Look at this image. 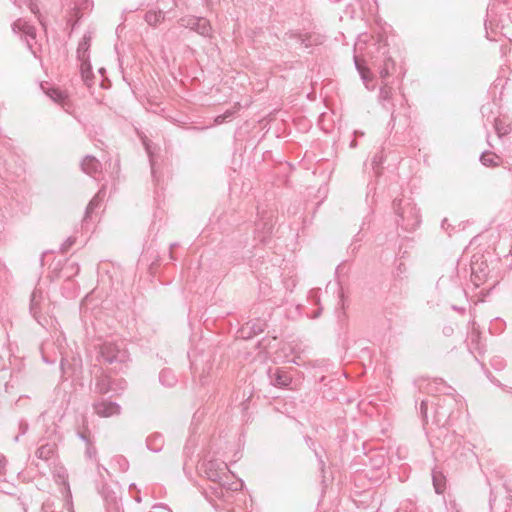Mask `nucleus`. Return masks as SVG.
Masks as SVG:
<instances>
[{"instance_id":"423d86ee","label":"nucleus","mask_w":512,"mask_h":512,"mask_svg":"<svg viewBox=\"0 0 512 512\" xmlns=\"http://www.w3.org/2000/svg\"><path fill=\"white\" fill-rule=\"evenodd\" d=\"M95 413L101 417H110L118 415L121 411L120 406L115 402L101 401L94 404Z\"/></svg>"},{"instance_id":"ddd939ff","label":"nucleus","mask_w":512,"mask_h":512,"mask_svg":"<svg viewBox=\"0 0 512 512\" xmlns=\"http://www.w3.org/2000/svg\"><path fill=\"white\" fill-rule=\"evenodd\" d=\"M165 19V14L161 10H149L145 13L144 20L150 26H157L159 23L163 22Z\"/></svg>"},{"instance_id":"f257e3e1","label":"nucleus","mask_w":512,"mask_h":512,"mask_svg":"<svg viewBox=\"0 0 512 512\" xmlns=\"http://www.w3.org/2000/svg\"><path fill=\"white\" fill-rule=\"evenodd\" d=\"M203 473L205 476L215 484L211 486L209 491H206V496L211 493L217 498L224 496V490L228 492L227 479L229 478V469L225 462L219 460H209L203 463Z\"/></svg>"},{"instance_id":"f3484780","label":"nucleus","mask_w":512,"mask_h":512,"mask_svg":"<svg viewBox=\"0 0 512 512\" xmlns=\"http://www.w3.org/2000/svg\"><path fill=\"white\" fill-rule=\"evenodd\" d=\"M500 157L493 152L485 151L480 156L481 163L486 167H496L499 165Z\"/></svg>"},{"instance_id":"dca6fc26","label":"nucleus","mask_w":512,"mask_h":512,"mask_svg":"<svg viewBox=\"0 0 512 512\" xmlns=\"http://www.w3.org/2000/svg\"><path fill=\"white\" fill-rule=\"evenodd\" d=\"M301 43L306 47L320 45L323 43V36L317 33L304 34L300 36Z\"/></svg>"},{"instance_id":"58836bf2","label":"nucleus","mask_w":512,"mask_h":512,"mask_svg":"<svg viewBox=\"0 0 512 512\" xmlns=\"http://www.w3.org/2000/svg\"><path fill=\"white\" fill-rule=\"evenodd\" d=\"M67 244L71 245L73 244V241H67Z\"/></svg>"},{"instance_id":"ea45409f","label":"nucleus","mask_w":512,"mask_h":512,"mask_svg":"<svg viewBox=\"0 0 512 512\" xmlns=\"http://www.w3.org/2000/svg\"><path fill=\"white\" fill-rule=\"evenodd\" d=\"M67 244L71 245L73 244V241H67Z\"/></svg>"},{"instance_id":"e433bc0d","label":"nucleus","mask_w":512,"mask_h":512,"mask_svg":"<svg viewBox=\"0 0 512 512\" xmlns=\"http://www.w3.org/2000/svg\"><path fill=\"white\" fill-rule=\"evenodd\" d=\"M154 508H163L162 505H154ZM164 509H167L166 507H164Z\"/></svg>"},{"instance_id":"7ed1b4c3","label":"nucleus","mask_w":512,"mask_h":512,"mask_svg":"<svg viewBox=\"0 0 512 512\" xmlns=\"http://www.w3.org/2000/svg\"><path fill=\"white\" fill-rule=\"evenodd\" d=\"M100 357L108 364L118 363L120 365L126 363L129 359L125 347L113 342H105L101 345Z\"/></svg>"},{"instance_id":"a878e982","label":"nucleus","mask_w":512,"mask_h":512,"mask_svg":"<svg viewBox=\"0 0 512 512\" xmlns=\"http://www.w3.org/2000/svg\"><path fill=\"white\" fill-rule=\"evenodd\" d=\"M58 477L62 479V482L63 484L65 485L66 487V490H67V493H68V496L71 497V494H70V489H69V485L67 483V475H66V472L65 470H62L61 472L58 473Z\"/></svg>"},{"instance_id":"393cba45","label":"nucleus","mask_w":512,"mask_h":512,"mask_svg":"<svg viewBox=\"0 0 512 512\" xmlns=\"http://www.w3.org/2000/svg\"><path fill=\"white\" fill-rule=\"evenodd\" d=\"M118 464H119V468L122 472L126 471L128 469V462L125 458H123L122 456H118L116 458Z\"/></svg>"},{"instance_id":"f8f14e48","label":"nucleus","mask_w":512,"mask_h":512,"mask_svg":"<svg viewBox=\"0 0 512 512\" xmlns=\"http://www.w3.org/2000/svg\"><path fill=\"white\" fill-rule=\"evenodd\" d=\"M82 170L89 175H95L101 169L100 162L93 156H86L81 163Z\"/></svg>"},{"instance_id":"9d476101","label":"nucleus","mask_w":512,"mask_h":512,"mask_svg":"<svg viewBox=\"0 0 512 512\" xmlns=\"http://www.w3.org/2000/svg\"><path fill=\"white\" fill-rule=\"evenodd\" d=\"M56 444L54 443H45L42 444L40 447L37 448L35 452V456L38 459L48 461L52 459L56 454Z\"/></svg>"},{"instance_id":"f03ea898","label":"nucleus","mask_w":512,"mask_h":512,"mask_svg":"<svg viewBox=\"0 0 512 512\" xmlns=\"http://www.w3.org/2000/svg\"><path fill=\"white\" fill-rule=\"evenodd\" d=\"M398 217L397 224L406 231L416 229L420 223V215L416 206L409 199H399L393 202Z\"/></svg>"},{"instance_id":"a211bd4d","label":"nucleus","mask_w":512,"mask_h":512,"mask_svg":"<svg viewBox=\"0 0 512 512\" xmlns=\"http://www.w3.org/2000/svg\"><path fill=\"white\" fill-rule=\"evenodd\" d=\"M81 62V65H80V70H81V75H82V78L85 82V84L90 87L92 85V69H91V65L89 63V60H80Z\"/></svg>"},{"instance_id":"2f4dec72","label":"nucleus","mask_w":512,"mask_h":512,"mask_svg":"<svg viewBox=\"0 0 512 512\" xmlns=\"http://www.w3.org/2000/svg\"><path fill=\"white\" fill-rule=\"evenodd\" d=\"M292 362H293L294 364L299 365V364H300V357H299V356L294 357V358L292 359Z\"/></svg>"},{"instance_id":"1a4fd4ad","label":"nucleus","mask_w":512,"mask_h":512,"mask_svg":"<svg viewBox=\"0 0 512 512\" xmlns=\"http://www.w3.org/2000/svg\"><path fill=\"white\" fill-rule=\"evenodd\" d=\"M43 301L42 291L35 289L31 294L30 299V313L39 322L40 317V304Z\"/></svg>"},{"instance_id":"6ab92c4d","label":"nucleus","mask_w":512,"mask_h":512,"mask_svg":"<svg viewBox=\"0 0 512 512\" xmlns=\"http://www.w3.org/2000/svg\"><path fill=\"white\" fill-rule=\"evenodd\" d=\"M354 62H355V66H356L362 80L364 81L366 87H368V82L371 80L370 70L360 63V60L357 56L354 57Z\"/></svg>"},{"instance_id":"aec40b11","label":"nucleus","mask_w":512,"mask_h":512,"mask_svg":"<svg viewBox=\"0 0 512 512\" xmlns=\"http://www.w3.org/2000/svg\"><path fill=\"white\" fill-rule=\"evenodd\" d=\"M101 193L102 191H99L92 199L91 201L89 202L87 208H86V212H85V217H84V221H87L90 217H91V214L93 213L94 209L97 208L102 200V197H101Z\"/></svg>"},{"instance_id":"2eb2a0df","label":"nucleus","mask_w":512,"mask_h":512,"mask_svg":"<svg viewBox=\"0 0 512 512\" xmlns=\"http://www.w3.org/2000/svg\"><path fill=\"white\" fill-rule=\"evenodd\" d=\"M432 481L435 492L442 494L446 488V478L441 471L433 470Z\"/></svg>"},{"instance_id":"c9c22d12","label":"nucleus","mask_w":512,"mask_h":512,"mask_svg":"<svg viewBox=\"0 0 512 512\" xmlns=\"http://www.w3.org/2000/svg\"><path fill=\"white\" fill-rule=\"evenodd\" d=\"M27 427H28V426H27V424H25V425L22 427V434H24V433L26 432Z\"/></svg>"},{"instance_id":"0eeeda50","label":"nucleus","mask_w":512,"mask_h":512,"mask_svg":"<svg viewBox=\"0 0 512 512\" xmlns=\"http://www.w3.org/2000/svg\"><path fill=\"white\" fill-rule=\"evenodd\" d=\"M125 384H126L125 381H121L119 388H116L111 383L110 378L108 376L104 375L97 379L96 390L100 394H106L110 391L117 392L118 390L124 389Z\"/></svg>"},{"instance_id":"c756f323","label":"nucleus","mask_w":512,"mask_h":512,"mask_svg":"<svg viewBox=\"0 0 512 512\" xmlns=\"http://www.w3.org/2000/svg\"><path fill=\"white\" fill-rule=\"evenodd\" d=\"M225 121H226V119L224 118L223 114L216 116L214 119V123L216 125H220V124L224 123Z\"/></svg>"},{"instance_id":"412c9836","label":"nucleus","mask_w":512,"mask_h":512,"mask_svg":"<svg viewBox=\"0 0 512 512\" xmlns=\"http://www.w3.org/2000/svg\"><path fill=\"white\" fill-rule=\"evenodd\" d=\"M394 68V62L391 58H387L384 60L383 66L380 68L379 74L380 77L384 80L389 77L391 69Z\"/></svg>"},{"instance_id":"4468645a","label":"nucleus","mask_w":512,"mask_h":512,"mask_svg":"<svg viewBox=\"0 0 512 512\" xmlns=\"http://www.w3.org/2000/svg\"><path fill=\"white\" fill-rule=\"evenodd\" d=\"M91 45V37L89 35H84L83 39L78 45L77 48V57L80 60H89V48Z\"/></svg>"},{"instance_id":"20e7f679","label":"nucleus","mask_w":512,"mask_h":512,"mask_svg":"<svg viewBox=\"0 0 512 512\" xmlns=\"http://www.w3.org/2000/svg\"><path fill=\"white\" fill-rule=\"evenodd\" d=\"M178 22L182 27L189 28L203 37H212V26L203 17L187 15L181 17Z\"/></svg>"},{"instance_id":"b1692460","label":"nucleus","mask_w":512,"mask_h":512,"mask_svg":"<svg viewBox=\"0 0 512 512\" xmlns=\"http://www.w3.org/2000/svg\"><path fill=\"white\" fill-rule=\"evenodd\" d=\"M241 108V104L239 102L235 103L231 109L226 110L223 115L224 118L230 119L232 118Z\"/></svg>"},{"instance_id":"39448f33","label":"nucleus","mask_w":512,"mask_h":512,"mask_svg":"<svg viewBox=\"0 0 512 512\" xmlns=\"http://www.w3.org/2000/svg\"><path fill=\"white\" fill-rule=\"evenodd\" d=\"M12 29L14 32H21L26 37L27 45L30 49H32V44L30 42V39H35L36 31L35 28L30 25L26 20L24 19H18L16 20L13 25Z\"/></svg>"},{"instance_id":"9b49d317","label":"nucleus","mask_w":512,"mask_h":512,"mask_svg":"<svg viewBox=\"0 0 512 512\" xmlns=\"http://www.w3.org/2000/svg\"><path fill=\"white\" fill-rule=\"evenodd\" d=\"M292 381L291 376L284 370L277 368L271 375V382L277 387H287Z\"/></svg>"},{"instance_id":"f704fd0d","label":"nucleus","mask_w":512,"mask_h":512,"mask_svg":"<svg viewBox=\"0 0 512 512\" xmlns=\"http://www.w3.org/2000/svg\"><path fill=\"white\" fill-rule=\"evenodd\" d=\"M173 382H174V378H173V377L171 378V380H169V378H166V382H165V383H166L167 385H172V384H173Z\"/></svg>"},{"instance_id":"5701e85b","label":"nucleus","mask_w":512,"mask_h":512,"mask_svg":"<svg viewBox=\"0 0 512 512\" xmlns=\"http://www.w3.org/2000/svg\"><path fill=\"white\" fill-rule=\"evenodd\" d=\"M495 130L499 137H502L509 133L510 129L508 126H503L500 120L495 121Z\"/></svg>"},{"instance_id":"c85d7f7f","label":"nucleus","mask_w":512,"mask_h":512,"mask_svg":"<svg viewBox=\"0 0 512 512\" xmlns=\"http://www.w3.org/2000/svg\"><path fill=\"white\" fill-rule=\"evenodd\" d=\"M86 454L89 458H93L96 456V448L92 446L91 444L88 445Z\"/></svg>"},{"instance_id":"6e6552de","label":"nucleus","mask_w":512,"mask_h":512,"mask_svg":"<svg viewBox=\"0 0 512 512\" xmlns=\"http://www.w3.org/2000/svg\"><path fill=\"white\" fill-rule=\"evenodd\" d=\"M46 94L56 103L60 104L62 108L66 111L71 107L68 96L65 92L61 91L58 88H49L46 91Z\"/></svg>"},{"instance_id":"72a5a7b5","label":"nucleus","mask_w":512,"mask_h":512,"mask_svg":"<svg viewBox=\"0 0 512 512\" xmlns=\"http://www.w3.org/2000/svg\"><path fill=\"white\" fill-rule=\"evenodd\" d=\"M66 509H67L68 511H71V510H72V503H71L69 500H67Z\"/></svg>"},{"instance_id":"4be33fe9","label":"nucleus","mask_w":512,"mask_h":512,"mask_svg":"<svg viewBox=\"0 0 512 512\" xmlns=\"http://www.w3.org/2000/svg\"><path fill=\"white\" fill-rule=\"evenodd\" d=\"M391 95H392V88L387 86V85H383L381 88H380V93H379V98L383 101H386V100H389L391 98Z\"/></svg>"},{"instance_id":"7c9ffc66","label":"nucleus","mask_w":512,"mask_h":512,"mask_svg":"<svg viewBox=\"0 0 512 512\" xmlns=\"http://www.w3.org/2000/svg\"><path fill=\"white\" fill-rule=\"evenodd\" d=\"M167 375H168V372H166V371L161 372V374H160V380H161L163 383H165V382H166V376H167Z\"/></svg>"},{"instance_id":"473e14b6","label":"nucleus","mask_w":512,"mask_h":512,"mask_svg":"<svg viewBox=\"0 0 512 512\" xmlns=\"http://www.w3.org/2000/svg\"><path fill=\"white\" fill-rule=\"evenodd\" d=\"M426 410H427L426 403H425V402H422V403H421V411H422V413H426Z\"/></svg>"},{"instance_id":"cd10ccee","label":"nucleus","mask_w":512,"mask_h":512,"mask_svg":"<svg viewBox=\"0 0 512 512\" xmlns=\"http://www.w3.org/2000/svg\"><path fill=\"white\" fill-rule=\"evenodd\" d=\"M143 143H144V145H145V149H146V151H147V153H148V155H149L150 163H151V168H152V173L154 174V162H153V158H152V153H151V150H150V146H149V144H148L146 141H144Z\"/></svg>"},{"instance_id":"4c0bfd02","label":"nucleus","mask_w":512,"mask_h":512,"mask_svg":"<svg viewBox=\"0 0 512 512\" xmlns=\"http://www.w3.org/2000/svg\"><path fill=\"white\" fill-rule=\"evenodd\" d=\"M31 11H32L33 13H35V14L37 13V11L35 10V8H34V7H32V8H31Z\"/></svg>"},{"instance_id":"bb28decb","label":"nucleus","mask_w":512,"mask_h":512,"mask_svg":"<svg viewBox=\"0 0 512 512\" xmlns=\"http://www.w3.org/2000/svg\"><path fill=\"white\" fill-rule=\"evenodd\" d=\"M7 459L3 454H0V475L5 474Z\"/></svg>"}]
</instances>
